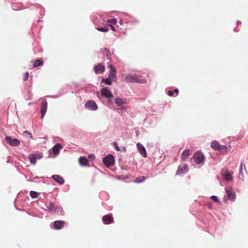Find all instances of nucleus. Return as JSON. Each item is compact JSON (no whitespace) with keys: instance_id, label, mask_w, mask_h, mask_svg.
<instances>
[{"instance_id":"11","label":"nucleus","mask_w":248,"mask_h":248,"mask_svg":"<svg viewBox=\"0 0 248 248\" xmlns=\"http://www.w3.org/2000/svg\"><path fill=\"white\" fill-rule=\"evenodd\" d=\"M225 191L229 199L231 201H234L235 199V193L233 191L232 188L231 187L226 188Z\"/></svg>"},{"instance_id":"8","label":"nucleus","mask_w":248,"mask_h":248,"mask_svg":"<svg viewBox=\"0 0 248 248\" xmlns=\"http://www.w3.org/2000/svg\"><path fill=\"white\" fill-rule=\"evenodd\" d=\"M114 102L117 105V106L121 107V109L124 110L126 109V108L123 107V106L126 103L124 99L119 97H117L115 98Z\"/></svg>"},{"instance_id":"29","label":"nucleus","mask_w":248,"mask_h":248,"mask_svg":"<svg viewBox=\"0 0 248 248\" xmlns=\"http://www.w3.org/2000/svg\"><path fill=\"white\" fill-rule=\"evenodd\" d=\"M23 135L25 137H27L28 138H32L31 134L27 131H24Z\"/></svg>"},{"instance_id":"31","label":"nucleus","mask_w":248,"mask_h":248,"mask_svg":"<svg viewBox=\"0 0 248 248\" xmlns=\"http://www.w3.org/2000/svg\"><path fill=\"white\" fill-rule=\"evenodd\" d=\"M103 53L106 55L107 57H108L110 54L107 48H105L104 49Z\"/></svg>"},{"instance_id":"36","label":"nucleus","mask_w":248,"mask_h":248,"mask_svg":"<svg viewBox=\"0 0 248 248\" xmlns=\"http://www.w3.org/2000/svg\"><path fill=\"white\" fill-rule=\"evenodd\" d=\"M174 93L173 91H169L168 93V95L170 96H172L174 95Z\"/></svg>"},{"instance_id":"15","label":"nucleus","mask_w":248,"mask_h":248,"mask_svg":"<svg viewBox=\"0 0 248 248\" xmlns=\"http://www.w3.org/2000/svg\"><path fill=\"white\" fill-rule=\"evenodd\" d=\"M101 93L103 96L108 98L113 96L112 93L109 90L108 87L102 88L101 91Z\"/></svg>"},{"instance_id":"42","label":"nucleus","mask_w":248,"mask_h":248,"mask_svg":"<svg viewBox=\"0 0 248 248\" xmlns=\"http://www.w3.org/2000/svg\"><path fill=\"white\" fill-rule=\"evenodd\" d=\"M237 24H241V22L240 21H237Z\"/></svg>"},{"instance_id":"32","label":"nucleus","mask_w":248,"mask_h":248,"mask_svg":"<svg viewBox=\"0 0 248 248\" xmlns=\"http://www.w3.org/2000/svg\"><path fill=\"white\" fill-rule=\"evenodd\" d=\"M12 8L15 11L20 10L21 9V8H16L14 4L12 5Z\"/></svg>"},{"instance_id":"14","label":"nucleus","mask_w":248,"mask_h":248,"mask_svg":"<svg viewBox=\"0 0 248 248\" xmlns=\"http://www.w3.org/2000/svg\"><path fill=\"white\" fill-rule=\"evenodd\" d=\"M137 146L141 155L145 158L146 157L147 153L145 147L140 143L139 142L137 144Z\"/></svg>"},{"instance_id":"33","label":"nucleus","mask_w":248,"mask_h":248,"mask_svg":"<svg viewBox=\"0 0 248 248\" xmlns=\"http://www.w3.org/2000/svg\"><path fill=\"white\" fill-rule=\"evenodd\" d=\"M28 78H29V73L28 72H26L25 73V76L24 77L23 79H24V81H26V80H27Z\"/></svg>"},{"instance_id":"38","label":"nucleus","mask_w":248,"mask_h":248,"mask_svg":"<svg viewBox=\"0 0 248 248\" xmlns=\"http://www.w3.org/2000/svg\"><path fill=\"white\" fill-rule=\"evenodd\" d=\"M173 92H174V93H175L176 95H178L179 93V90L177 89L174 90Z\"/></svg>"},{"instance_id":"30","label":"nucleus","mask_w":248,"mask_h":248,"mask_svg":"<svg viewBox=\"0 0 248 248\" xmlns=\"http://www.w3.org/2000/svg\"><path fill=\"white\" fill-rule=\"evenodd\" d=\"M227 149V147L226 146L219 145L218 150L220 151H226Z\"/></svg>"},{"instance_id":"2","label":"nucleus","mask_w":248,"mask_h":248,"mask_svg":"<svg viewBox=\"0 0 248 248\" xmlns=\"http://www.w3.org/2000/svg\"><path fill=\"white\" fill-rule=\"evenodd\" d=\"M126 80L129 83H145L146 82V79L143 78L142 76L136 74L128 75L126 77Z\"/></svg>"},{"instance_id":"9","label":"nucleus","mask_w":248,"mask_h":248,"mask_svg":"<svg viewBox=\"0 0 248 248\" xmlns=\"http://www.w3.org/2000/svg\"><path fill=\"white\" fill-rule=\"evenodd\" d=\"M188 171V166L186 164H181L179 167L176 171V174H181L185 173Z\"/></svg>"},{"instance_id":"19","label":"nucleus","mask_w":248,"mask_h":248,"mask_svg":"<svg viewBox=\"0 0 248 248\" xmlns=\"http://www.w3.org/2000/svg\"><path fill=\"white\" fill-rule=\"evenodd\" d=\"M190 155L191 153L189 149L185 150L181 155V160L183 161H185Z\"/></svg>"},{"instance_id":"17","label":"nucleus","mask_w":248,"mask_h":248,"mask_svg":"<svg viewBox=\"0 0 248 248\" xmlns=\"http://www.w3.org/2000/svg\"><path fill=\"white\" fill-rule=\"evenodd\" d=\"M109 68L111 70V72L109 74V78L111 79H114L116 78V70L115 67L113 66L112 64L109 65Z\"/></svg>"},{"instance_id":"23","label":"nucleus","mask_w":248,"mask_h":248,"mask_svg":"<svg viewBox=\"0 0 248 248\" xmlns=\"http://www.w3.org/2000/svg\"><path fill=\"white\" fill-rule=\"evenodd\" d=\"M79 163L82 166H86L88 164V160L85 157H80L79 159Z\"/></svg>"},{"instance_id":"18","label":"nucleus","mask_w":248,"mask_h":248,"mask_svg":"<svg viewBox=\"0 0 248 248\" xmlns=\"http://www.w3.org/2000/svg\"><path fill=\"white\" fill-rule=\"evenodd\" d=\"M62 148V145L60 143H57L55 146H54L52 148V152L55 155H58L60 150Z\"/></svg>"},{"instance_id":"16","label":"nucleus","mask_w":248,"mask_h":248,"mask_svg":"<svg viewBox=\"0 0 248 248\" xmlns=\"http://www.w3.org/2000/svg\"><path fill=\"white\" fill-rule=\"evenodd\" d=\"M102 220L105 224H110L113 222V218L111 215H107L103 217Z\"/></svg>"},{"instance_id":"24","label":"nucleus","mask_w":248,"mask_h":248,"mask_svg":"<svg viewBox=\"0 0 248 248\" xmlns=\"http://www.w3.org/2000/svg\"><path fill=\"white\" fill-rule=\"evenodd\" d=\"M219 145L218 142L214 141L211 142V147L215 150H218Z\"/></svg>"},{"instance_id":"6","label":"nucleus","mask_w":248,"mask_h":248,"mask_svg":"<svg viewBox=\"0 0 248 248\" xmlns=\"http://www.w3.org/2000/svg\"><path fill=\"white\" fill-rule=\"evenodd\" d=\"M46 206L50 211L54 212H58L62 209L61 207L54 204L50 202H46Z\"/></svg>"},{"instance_id":"1","label":"nucleus","mask_w":248,"mask_h":248,"mask_svg":"<svg viewBox=\"0 0 248 248\" xmlns=\"http://www.w3.org/2000/svg\"><path fill=\"white\" fill-rule=\"evenodd\" d=\"M117 20L115 18L108 19L105 22L104 25L100 27L95 28L99 31H109V30L115 31L116 29L113 26L117 23Z\"/></svg>"},{"instance_id":"21","label":"nucleus","mask_w":248,"mask_h":248,"mask_svg":"<svg viewBox=\"0 0 248 248\" xmlns=\"http://www.w3.org/2000/svg\"><path fill=\"white\" fill-rule=\"evenodd\" d=\"M54 180L59 183L60 184H62L64 183V180L62 177L58 175H54L52 176Z\"/></svg>"},{"instance_id":"22","label":"nucleus","mask_w":248,"mask_h":248,"mask_svg":"<svg viewBox=\"0 0 248 248\" xmlns=\"http://www.w3.org/2000/svg\"><path fill=\"white\" fill-rule=\"evenodd\" d=\"M37 158V156L34 154H31L29 156V159L31 163L33 165L36 164Z\"/></svg>"},{"instance_id":"43","label":"nucleus","mask_w":248,"mask_h":248,"mask_svg":"<svg viewBox=\"0 0 248 248\" xmlns=\"http://www.w3.org/2000/svg\"><path fill=\"white\" fill-rule=\"evenodd\" d=\"M40 16L41 17H43V16H44V15H42V14H40Z\"/></svg>"},{"instance_id":"37","label":"nucleus","mask_w":248,"mask_h":248,"mask_svg":"<svg viewBox=\"0 0 248 248\" xmlns=\"http://www.w3.org/2000/svg\"><path fill=\"white\" fill-rule=\"evenodd\" d=\"M89 158L91 159H95V155L93 154H91L88 156Z\"/></svg>"},{"instance_id":"39","label":"nucleus","mask_w":248,"mask_h":248,"mask_svg":"<svg viewBox=\"0 0 248 248\" xmlns=\"http://www.w3.org/2000/svg\"><path fill=\"white\" fill-rule=\"evenodd\" d=\"M242 170H243V165H242V163H241L240 164V171L241 172L242 171Z\"/></svg>"},{"instance_id":"44","label":"nucleus","mask_w":248,"mask_h":248,"mask_svg":"<svg viewBox=\"0 0 248 248\" xmlns=\"http://www.w3.org/2000/svg\"><path fill=\"white\" fill-rule=\"evenodd\" d=\"M124 151H126V149L125 148H124Z\"/></svg>"},{"instance_id":"34","label":"nucleus","mask_w":248,"mask_h":248,"mask_svg":"<svg viewBox=\"0 0 248 248\" xmlns=\"http://www.w3.org/2000/svg\"><path fill=\"white\" fill-rule=\"evenodd\" d=\"M114 145L115 146V148L117 151H121L119 147L118 146L117 143L116 142H114Z\"/></svg>"},{"instance_id":"4","label":"nucleus","mask_w":248,"mask_h":248,"mask_svg":"<svg viewBox=\"0 0 248 248\" xmlns=\"http://www.w3.org/2000/svg\"><path fill=\"white\" fill-rule=\"evenodd\" d=\"M103 161L106 167H109L113 165L114 159L112 155H108L103 158Z\"/></svg>"},{"instance_id":"20","label":"nucleus","mask_w":248,"mask_h":248,"mask_svg":"<svg viewBox=\"0 0 248 248\" xmlns=\"http://www.w3.org/2000/svg\"><path fill=\"white\" fill-rule=\"evenodd\" d=\"M222 176L224 179L228 181H230L232 180V174L228 170H226L222 173Z\"/></svg>"},{"instance_id":"27","label":"nucleus","mask_w":248,"mask_h":248,"mask_svg":"<svg viewBox=\"0 0 248 248\" xmlns=\"http://www.w3.org/2000/svg\"><path fill=\"white\" fill-rule=\"evenodd\" d=\"M102 83H105L106 85H110L112 84V82L110 80V78H106V79H105V78H103L102 80Z\"/></svg>"},{"instance_id":"10","label":"nucleus","mask_w":248,"mask_h":248,"mask_svg":"<svg viewBox=\"0 0 248 248\" xmlns=\"http://www.w3.org/2000/svg\"><path fill=\"white\" fill-rule=\"evenodd\" d=\"M47 108V102L46 100H44L41 103V119H43L45 116Z\"/></svg>"},{"instance_id":"12","label":"nucleus","mask_w":248,"mask_h":248,"mask_svg":"<svg viewBox=\"0 0 248 248\" xmlns=\"http://www.w3.org/2000/svg\"><path fill=\"white\" fill-rule=\"evenodd\" d=\"M65 224L64 221L62 220H57L53 222V226L54 229L56 230L62 229L64 227Z\"/></svg>"},{"instance_id":"13","label":"nucleus","mask_w":248,"mask_h":248,"mask_svg":"<svg viewBox=\"0 0 248 248\" xmlns=\"http://www.w3.org/2000/svg\"><path fill=\"white\" fill-rule=\"evenodd\" d=\"M93 70L96 74H101L105 71V66L102 63H99L94 67Z\"/></svg>"},{"instance_id":"7","label":"nucleus","mask_w":248,"mask_h":248,"mask_svg":"<svg viewBox=\"0 0 248 248\" xmlns=\"http://www.w3.org/2000/svg\"><path fill=\"white\" fill-rule=\"evenodd\" d=\"M86 108L92 110H97L98 107L95 102L92 100L88 101L85 104Z\"/></svg>"},{"instance_id":"25","label":"nucleus","mask_w":248,"mask_h":248,"mask_svg":"<svg viewBox=\"0 0 248 248\" xmlns=\"http://www.w3.org/2000/svg\"><path fill=\"white\" fill-rule=\"evenodd\" d=\"M146 179V178L144 176H140L134 180V182L140 183L143 182Z\"/></svg>"},{"instance_id":"3","label":"nucleus","mask_w":248,"mask_h":248,"mask_svg":"<svg viewBox=\"0 0 248 248\" xmlns=\"http://www.w3.org/2000/svg\"><path fill=\"white\" fill-rule=\"evenodd\" d=\"M193 158L195 162L197 164H203L204 162L205 157L203 154L199 151L195 152L193 155Z\"/></svg>"},{"instance_id":"41","label":"nucleus","mask_w":248,"mask_h":248,"mask_svg":"<svg viewBox=\"0 0 248 248\" xmlns=\"http://www.w3.org/2000/svg\"><path fill=\"white\" fill-rule=\"evenodd\" d=\"M42 22V21H41V20H38L37 21V23H39V22Z\"/></svg>"},{"instance_id":"40","label":"nucleus","mask_w":248,"mask_h":248,"mask_svg":"<svg viewBox=\"0 0 248 248\" xmlns=\"http://www.w3.org/2000/svg\"><path fill=\"white\" fill-rule=\"evenodd\" d=\"M119 23L120 24V25H122V24H123V21H122V20H120V21H119Z\"/></svg>"},{"instance_id":"5","label":"nucleus","mask_w":248,"mask_h":248,"mask_svg":"<svg viewBox=\"0 0 248 248\" xmlns=\"http://www.w3.org/2000/svg\"><path fill=\"white\" fill-rule=\"evenodd\" d=\"M5 141L13 146H17L19 145L20 142L17 139H12L10 137L7 136L5 138Z\"/></svg>"},{"instance_id":"28","label":"nucleus","mask_w":248,"mask_h":248,"mask_svg":"<svg viewBox=\"0 0 248 248\" xmlns=\"http://www.w3.org/2000/svg\"><path fill=\"white\" fill-rule=\"evenodd\" d=\"M30 194V196H31V197H32V198H36L39 195V194L37 192L33 191H31Z\"/></svg>"},{"instance_id":"26","label":"nucleus","mask_w":248,"mask_h":248,"mask_svg":"<svg viewBox=\"0 0 248 248\" xmlns=\"http://www.w3.org/2000/svg\"><path fill=\"white\" fill-rule=\"evenodd\" d=\"M43 64V61L41 60L38 59V60H36L35 61H34L33 64V67H36L37 66H42Z\"/></svg>"},{"instance_id":"35","label":"nucleus","mask_w":248,"mask_h":248,"mask_svg":"<svg viewBox=\"0 0 248 248\" xmlns=\"http://www.w3.org/2000/svg\"><path fill=\"white\" fill-rule=\"evenodd\" d=\"M211 198L212 200L215 201V202H218V199L216 196H212L211 197Z\"/></svg>"}]
</instances>
